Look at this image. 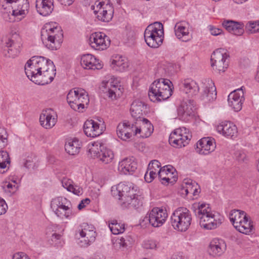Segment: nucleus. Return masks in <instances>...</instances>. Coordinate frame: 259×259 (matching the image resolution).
<instances>
[{
  "instance_id": "f257e3e1",
  "label": "nucleus",
  "mask_w": 259,
  "mask_h": 259,
  "mask_svg": "<svg viewBox=\"0 0 259 259\" xmlns=\"http://www.w3.org/2000/svg\"><path fill=\"white\" fill-rule=\"evenodd\" d=\"M192 209L199 218L200 226L205 229H214L222 224V217L212 211L209 204L195 203Z\"/></svg>"
},
{
  "instance_id": "f03ea898",
  "label": "nucleus",
  "mask_w": 259,
  "mask_h": 259,
  "mask_svg": "<svg viewBox=\"0 0 259 259\" xmlns=\"http://www.w3.org/2000/svg\"><path fill=\"white\" fill-rule=\"evenodd\" d=\"M41 39L48 49L51 50L58 49L63 40L61 27L56 23L46 24L41 30Z\"/></svg>"
},
{
  "instance_id": "7ed1b4c3",
  "label": "nucleus",
  "mask_w": 259,
  "mask_h": 259,
  "mask_svg": "<svg viewBox=\"0 0 259 259\" xmlns=\"http://www.w3.org/2000/svg\"><path fill=\"white\" fill-rule=\"evenodd\" d=\"M67 101L71 109L78 112H83L90 102L87 92L81 88L70 90L67 95Z\"/></svg>"
},
{
  "instance_id": "20e7f679",
  "label": "nucleus",
  "mask_w": 259,
  "mask_h": 259,
  "mask_svg": "<svg viewBox=\"0 0 259 259\" xmlns=\"http://www.w3.org/2000/svg\"><path fill=\"white\" fill-rule=\"evenodd\" d=\"M163 26L159 22L149 24L144 31V39L147 45L153 48H157L163 42Z\"/></svg>"
},
{
  "instance_id": "39448f33",
  "label": "nucleus",
  "mask_w": 259,
  "mask_h": 259,
  "mask_svg": "<svg viewBox=\"0 0 259 259\" xmlns=\"http://www.w3.org/2000/svg\"><path fill=\"white\" fill-rule=\"evenodd\" d=\"M172 82H153L151 84L148 96L151 101L159 103L165 101L172 95L171 85Z\"/></svg>"
},
{
  "instance_id": "423d86ee",
  "label": "nucleus",
  "mask_w": 259,
  "mask_h": 259,
  "mask_svg": "<svg viewBox=\"0 0 259 259\" xmlns=\"http://www.w3.org/2000/svg\"><path fill=\"white\" fill-rule=\"evenodd\" d=\"M192 221L191 214L186 208L180 207L174 211L170 217L173 228L181 232H185L189 228Z\"/></svg>"
},
{
  "instance_id": "0eeeda50",
  "label": "nucleus",
  "mask_w": 259,
  "mask_h": 259,
  "mask_svg": "<svg viewBox=\"0 0 259 259\" xmlns=\"http://www.w3.org/2000/svg\"><path fill=\"white\" fill-rule=\"evenodd\" d=\"M229 219L234 228L239 232L245 234L251 232L253 226L245 211L238 209L232 210L229 214Z\"/></svg>"
},
{
  "instance_id": "6e6552de",
  "label": "nucleus",
  "mask_w": 259,
  "mask_h": 259,
  "mask_svg": "<svg viewBox=\"0 0 259 259\" xmlns=\"http://www.w3.org/2000/svg\"><path fill=\"white\" fill-rule=\"evenodd\" d=\"M91 8L99 21L108 22L113 17L114 9L109 0L97 1Z\"/></svg>"
},
{
  "instance_id": "1a4fd4ad",
  "label": "nucleus",
  "mask_w": 259,
  "mask_h": 259,
  "mask_svg": "<svg viewBox=\"0 0 259 259\" xmlns=\"http://www.w3.org/2000/svg\"><path fill=\"white\" fill-rule=\"evenodd\" d=\"M111 194L113 197L120 201V204L126 201L130 197H133L137 191V187L132 183H120L111 188Z\"/></svg>"
},
{
  "instance_id": "9d476101",
  "label": "nucleus",
  "mask_w": 259,
  "mask_h": 259,
  "mask_svg": "<svg viewBox=\"0 0 259 259\" xmlns=\"http://www.w3.org/2000/svg\"><path fill=\"white\" fill-rule=\"evenodd\" d=\"M230 55L227 50L217 49L211 55V66L214 70L220 72H224L229 67Z\"/></svg>"
},
{
  "instance_id": "9b49d317",
  "label": "nucleus",
  "mask_w": 259,
  "mask_h": 259,
  "mask_svg": "<svg viewBox=\"0 0 259 259\" xmlns=\"http://www.w3.org/2000/svg\"><path fill=\"white\" fill-rule=\"evenodd\" d=\"M188 131L185 127L176 129L169 136L170 144L178 148L188 145L192 138L191 135L187 132Z\"/></svg>"
},
{
  "instance_id": "f8f14e48",
  "label": "nucleus",
  "mask_w": 259,
  "mask_h": 259,
  "mask_svg": "<svg viewBox=\"0 0 259 259\" xmlns=\"http://www.w3.org/2000/svg\"><path fill=\"white\" fill-rule=\"evenodd\" d=\"M195 104L193 100L186 99L183 101L177 108L178 117L184 122L192 121L195 116Z\"/></svg>"
},
{
  "instance_id": "ddd939ff",
  "label": "nucleus",
  "mask_w": 259,
  "mask_h": 259,
  "mask_svg": "<svg viewBox=\"0 0 259 259\" xmlns=\"http://www.w3.org/2000/svg\"><path fill=\"white\" fill-rule=\"evenodd\" d=\"M167 217L166 209L155 207L144 218L142 222L145 224L148 222L154 227H159L165 222Z\"/></svg>"
},
{
  "instance_id": "4468645a",
  "label": "nucleus",
  "mask_w": 259,
  "mask_h": 259,
  "mask_svg": "<svg viewBox=\"0 0 259 259\" xmlns=\"http://www.w3.org/2000/svg\"><path fill=\"white\" fill-rule=\"evenodd\" d=\"M66 201L67 199L62 197L55 198L51 201V208L58 217L70 219L72 211L69 206L66 205Z\"/></svg>"
},
{
  "instance_id": "2eb2a0df",
  "label": "nucleus",
  "mask_w": 259,
  "mask_h": 259,
  "mask_svg": "<svg viewBox=\"0 0 259 259\" xmlns=\"http://www.w3.org/2000/svg\"><path fill=\"white\" fill-rule=\"evenodd\" d=\"M99 122L94 120H87L83 125V131L85 135L94 138L101 135L105 130L104 122L99 120Z\"/></svg>"
},
{
  "instance_id": "dca6fc26",
  "label": "nucleus",
  "mask_w": 259,
  "mask_h": 259,
  "mask_svg": "<svg viewBox=\"0 0 259 259\" xmlns=\"http://www.w3.org/2000/svg\"><path fill=\"white\" fill-rule=\"evenodd\" d=\"M244 100L242 87L234 90L228 97V105L235 112L241 110Z\"/></svg>"
},
{
  "instance_id": "f3484780",
  "label": "nucleus",
  "mask_w": 259,
  "mask_h": 259,
  "mask_svg": "<svg viewBox=\"0 0 259 259\" xmlns=\"http://www.w3.org/2000/svg\"><path fill=\"white\" fill-rule=\"evenodd\" d=\"M57 118L56 112L52 108H48L42 110L39 116V122L43 127L50 129L56 124Z\"/></svg>"
},
{
  "instance_id": "a211bd4d",
  "label": "nucleus",
  "mask_w": 259,
  "mask_h": 259,
  "mask_svg": "<svg viewBox=\"0 0 259 259\" xmlns=\"http://www.w3.org/2000/svg\"><path fill=\"white\" fill-rule=\"evenodd\" d=\"M89 41L92 48L97 50L106 49L110 42L107 36L104 33L100 32L92 33L90 35Z\"/></svg>"
},
{
  "instance_id": "6ab92c4d",
  "label": "nucleus",
  "mask_w": 259,
  "mask_h": 259,
  "mask_svg": "<svg viewBox=\"0 0 259 259\" xmlns=\"http://www.w3.org/2000/svg\"><path fill=\"white\" fill-rule=\"evenodd\" d=\"M215 141L211 137H204L199 140L196 144V151L201 155H208L214 151Z\"/></svg>"
},
{
  "instance_id": "aec40b11",
  "label": "nucleus",
  "mask_w": 259,
  "mask_h": 259,
  "mask_svg": "<svg viewBox=\"0 0 259 259\" xmlns=\"http://www.w3.org/2000/svg\"><path fill=\"white\" fill-rule=\"evenodd\" d=\"M217 132L227 138L236 137L237 135V126L232 122L228 121H223L217 127Z\"/></svg>"
},
{
  "instance_id": "412c9836",
  "label": "nucleus",
  "mask_w": 259,
  "mask_h": 259,
  "mask_svg": "<svg viewBox=\"0 0 259 259\" xmlns=\"http://www.w3.org/2000/svg\"><path fill=\"white\" fill-rule=\"evenodd\" d=\"M174 29L177 37L183 41L187 42L192 39V36L189 33L188 23L185 21L177 22Z\"/></svg>"
},
{
  "instance_id": "4be33fe9",
  "label": "nucleus",
  "mask_w": 259,
  "mask_h": 259,
  "mask_svg": "<svg viewBox=\"0 0 259 259\" xmlns=\"http://www.w3.org/2000/svg\"><path fill=\"white\" fill-rule=\"evenodd\" d=\"M137 168V163L133 157L125 158L118 164V170L124 175H132Z\"/></svg>"
},
{
  "instance_id": "5701e85b",
  "label": "nucleus",
  "mask_w": 259,
  "mask_h": 259,
  "mask_svg": "<svg viewBox=\"0 0 259 259\" xmlns=\"http://www.w3.org/2000/svg\"><path fill=\"white\" fill-rule=\"evenodd\" d=\"M80 64L86 69H100L103 67V64L98 59L89 54L83 55L81 57Z\"/></svg>"
},
{
  "instance_id": "b1692460",
  "label": "nucleus",
  "mask_w": 259,
  "mask_h": 259,
  "mask_svg": "<svg viewBox=\"0 0 259 259\" xmlns=\"http://www.w3.org/2000/svg\"><path fill=\"white\" fill-rule=\"evenodd\" d=\"M20 38L18 34L15 33L6 41L7 52L10 57H15L20 52Z\"/></svg>"
},
{
  "instance_id": "393cba45",
  "label": "nucleus",
  "mask_w": 259,
  "mask_h": 259,
  "mask_svg": "<svg viewBox=\"0 0 259 259\" xmlns=\"http://www.w3.org/2000/svg\"><path fill=\"white\" fill-rule=\"evenodd\" d=\"M226 248L223 240L214 238L210 242L208 251L212 256H219L223 253Z\"/></svg>"
},
{
  "instance_id": "a878e982",
  "label": "nucleus",
  "mask_w": 259,
  "mask_h": 259,
  "mask_svg": "<svg viewBox=\"0 0 259 259\" xmlns=\"http://www.w3.org/2000/svg\"><path fill=\"white\" fill-rule=\"evenodd\" d=\"M6 1L9 4H17L13 11L14 15L24 17L28 13L29 7L28 0H6Z\"/></svg>"
},
{
  "instance_id": "bb28decb",
  "label": "nucleus",
  "mask_w": 259,
  "mask_h": 259,
  "mask_svg": "<svg viewBox=\"0 0 259 259\" xmlns=\"http://www.w3.org/2000/svg\"><path fill=\"white\" fill-rule=\"evenodd\" d=\"M140 121L142 125L139 127H135V135L140 134V137L143 138L149 137L153 133L154 128L150 121L146 118H142Z\"/></svg>"
},
{
  "instance_id": "cd10ccee",
  "label": "nucleus",
  "mask_w": 259,
  "mask_h": 259,
  "mask_svg": "<svg viewBox=\"0 0 259 259\" xmlns=\"http://www.w3.org/2000/svg\"><path fill=\"white\" fill-rule=\"evenodd\" d=\"M202 96L206 101H213L217 98V89L214 82H206L203 83Z\"/></svg>"
},
{
  "instance_id": "c85d7f7f",
  "label": "nucleus",
  "mask_w": 259,
  "mask_h": 259,
  "mask_svg": "<svg viewBox=\"0 0 259 259\" xmlns=\"http://www.w3.org/2000/svg\"><path fill=\"white\" fill-rule=\"evenodd\" d=\"M36 8L41 15H49L54 9L52 0H36Z\"/></svg>"
},
{
  "instance_id": "c756f323",
  "label": "nucleus",
  "mask_w": 259,
  "mask_h": 259,
  "mask_svg": "<svg viewBox=\"0 0 259 259\" xmlns=\"http://www.w3.org/2000/svg\"><path fill=\"white\" fill-rule=\"evenodd\" d=\"M110 61L111 67L116 71L122 72L128 67L127 59L121 55H117L112 56Z\"/></svg>"
},
{
  "instance_id": "7c9ffc66",
  "label": "nucleus",
  "mask_w": 259,
  "mask_h": 259,
  "mask_svg": "<svg viewBox=\"0 0 259 259\" xmlns=\"http://www.w3.org/2000/svg\"><path fill=\"white\" fill-rule=\"evenodd\" d=\"M222 25L228 32L235 35L240 36L244 32L242 24L232 20H225Z\"/></svg>"
},
{
  "instance_id": "2f4dec72",
  "label": "nucleus",
  "mask_w": 259,
  "mask_h": 259,
  "mask_svg": "<svg viewBox=\"0 0 259 259\" xmlns=\"http://www.w3.org/2000/svg\"><path fill=\"white\" fill-rule=\"evenodd\" d=\"M25 72L28 78L32 81V77L36 78L38 75H41L40 71L38 70L36 62H34L32 57L27 61L25 65Z\"/></svg>"
},
{
  "instance_id": "473e14b6",
  "label": "nucleus",
  "mask_w": 259,
  "mask_h": 259,
  "mask_svg": "<svg viewBox=\"0 0 259 259\" xmlns=\"http://www.w3.org/2000/svg\"><path fill=\"white\" fill-rule=\"evenodd\" d=\"M146 105L145 103L139 100L134 101L131 107V115L135 118H140L143 113L145 112Z\"/></svg>"
},
{
  "instance_id": "72a5a7b5",
  "label": "nucleus",
  "mask_w": 259,
  "mask_h": 259,
  "mask_svg": "<svg viewBox=\"0 0 259 259\" xmlns=\"http://www.w3.org/2000/svg\"><path fill=\"white\" fill-rule=\"evenodd\" d=\"M126 201H124L123 203H121V206L123 208H138L143 204V198L137 194V191L136 194L133 197H130L127 198Z\"/></svg>"
},
{
  "instance_id": "f704fd0d",
  "label": "nucleus",
  "mask_w": 259,
  "mask_h": 259,
  "mask_svg": "<svg viewBox=\"0 0 259 259\" xmlns=\"http://www.w3.org/2000/svg\"><path fill=\"white\" fill-rule=\"evenodd\" d=\"M182 187L186 195L191 193L193 196H196L200 192L199 186L197 183L191 179H185L183 181Z\"/></svg>"
},
{
  "instance_id": "c9c22d12",
  "label": "nucleus",
  "mask_w": 259,
  "mask_h": 259,
  "mask_svg": "<svg viewBox=\"0 0 259 259\" xmlns=\"http://www.w3.org/2000/svg\"><path fill=\"white\" fill-rule=\"evenodd\" d=\"M66 151L70 155H74L78 154L80 149V142L76 138L69 139L65 145Z\"/></svg>"
},
{
  "instance_id": "e433bc0d",
  "label": "nucleus",
  "mask_w": 259,
  "mask_h": 259,
  "mask_svg": "<svg viewBox=\"0 0 259 259\" xmlns=\"http://www.w3.org/2000/svg\"><path fill=\"white\" fill-rule=\"evenodd\" d=\"M97 158H99L102 163L108 164L113 159L114 153L111 149L103 147Z\"/></svg>"
},
{
  "instance_id": "4c0bfd02",
  "label": "nucleus",
  "mask_w": 259,
  "mask_h": 259,
  "mask_svg": "<svg viewBox=\"0 0 259 259\" xmlns=\"http://www.w3.org/2000/svg\"><path fill=\"white\" fill-rule=\"evenodd\" d=\"M183 90L189 96L196 95L199 91V87L196 82H182Z\"/></svg>"
},
{
  "instance_id": "58836bf2",
  "label": "nucleus",
  "mask_w": 259,
  "mask_h": 259,
  "mask_svg": "<svg viewBox=\"0 0 259 259\" xmlns=\"http://www.w3.org/2000/svg\"><path fill=\"white\" fill-rule=\"evenodd\" d=\"M166 175L172 178V180L171 182H176L177 180V171L175 168L171 165H165L160 168L158 171V177Z\"/></svg>"
},
{
  "instance_id": "ea45409f",
  "label": "nucleus",
  "mask_w": 259,
  "mask_h": 259,
  "mask_svg": "<svg viewBox=\"0 0 259 259\" xmlns=\"http://www.w3.org/2000/svg\"><path fill=\"white\" fill-rule=\"evenodd\" d=\"M116 244L119 245V248L122 249L130 247L134 242V239L131 235H125L117 238Z\"/></svg>"
},
{
  "instance_id": "a19ab883",
  "label": "nucleus",
  "mask_w": 259,
  "mask_h": 259,
  "mask_svg": "<svg viewBox=\"0 0 259 259\" xmlns=\"http://www.w3.org/2000/svg\"><path fill=\"white\" fill-rule=\"evenodd\" d=\"M33 60L36 63L38 70L42 74V72L49 66V63L53 62L51 60L47 59L42 56H33L32 57Z\"/></svg>"
},
{
  "instance_id": "79ce46f5",
  "label": "nucleus",
  "mask_w": 259,
  "mask_h": 259,
  "mask_svg": "<svg viewBox=\"0 0 259 259\" xmlns=\"http://www.w3.org/2000/svg\"><path fill=\"white\" fill-rule=\"evenodd\" d=\"M55 66L53 62L49 63V66L42 72V75L44 77V79H49L53 81L56 74Z\"/></svg>"
},
{
  "instance_id": "37998d69",
  "label": "nucleus",
  "mask_w": 259,
  "mask_h": 259,
  "mask_svg": "<svg viewBox=\"0 0 259 259\" xmlns=\"http://www.w3.org/2000/svg\"><path fill=\"white\" fill-rule=\"evenodd\" d=\"M109 228L114 235L123 233L125 231L124 224L119 223L116 220H112L109 223Z\"/></svg>"
},
{
  "instance_id": "c03bdc74",
  "label": "nucleus",
  "mask_w": 259,
  "mask_h": 259,
  "mask_svg": "<svg viewBox=\"0 0 259 259\" xmlns=\"http://www.w3.org/2000/svg\"><path fill=\"white\" fill-rule=\"evenodd\" d=\"M10 163V159L8 153L6 151H2L0 153V173L5 172L8 168L7 164Z\"/></svg>"
},
{
  "instance_id": "a18cd8bd",
  "label": "nucleus",
  "mask_w": 259,
  "mask_h": 259,
  "mask_svg": "<svg viewBox=\"0 0 259 259\" xmlns=\"http://www.w3.org/2000/svg\"><path fill=\"white\" fill-rule=\"evenodd\" d=\"M102 147L101 143L99 141L90 143L88 145L89 153L91 154V156L97 157Z\"/></svg>"
},
{
  "instance_id": "49530a36",
  "label": "nucleus",
  "mask_w": 259,
  "mask_h": 259,
  "mask_svg": "<svg viewBox=\"0 0 259 259\" xmlns=\"http://www.w3.org/2000/svg\"><path fill=\"white\" fill-rule=\"evenodd\" d=\"M2 187L6 193L11 195L17 191L18 185L17 184H13L10 182H6L3 184Z\"/></svg>"
},
{
  "instance_id": "de8ad7c7",
  "label": "nucleus",
  "mask_w": 259,
  "mask_h": 259,
  "mask_svg": "<svg viewBox=\"0 0 259 259\" xmlns=\"http://www.w3.org/2000/svg\"><path fill=\"white\" fill-rule=\"evenodd\" d=\"M124 125L121 124H119L116 128V132L117 136L119 138L123 141H127L131 138L130 134L128 132L125 131L124 129Z\"/></svg>"
},
{
  "instance_id": "09e8293b",
  "label": "nucleus",
  "mask_w": 259,
  "mask_h": 259,
  "mask_svg": "<svg viewBox=\"0 0 259 259\" xmlns=\"http://www.w3.org/2000/svg\"><path fill=\"white\" fill-rule=\"evenodd\" d=\"M96 236V233L95 230H91V232L87 233L84 235V236H82V240L80 241L81 242H84V245H89L91 243L94 242L95 240Z\"/></svg>"
},
{
  "instance_id": "8fccbe9b",
  "label": "nucleus",
  "mask_w": 259,
  "mask_h": 259,
  "mask_svg": "<svg viewBox=\"0 0 259 259\" xmlns=\"http://www.w3.org/2000/svg\"><path fill=\"white\" fill-rule=\"evenodd\" d=\"M93 230H95V227L93 225H89L87 223H82L79 227L77 231L82 237Z\"/></svg>"
},
{
  "instance_id": "3c124183",
  "label": "nucleus",
  "mask_w": 259,
  "mask_h": 259,
  "mask_svg": "<svg viewBox=\"0 0 259 259\" xmlns=\"http://www.w3.org/2000/svg\"><path fill=\"white\" fill-rule=\"evenodd\" d=\"M246 28L250 33L259 32V21L248 22L246 24Z\"/></svg>"
},
{
  "instance_id": "603ef678",
  "label": "nucleus",
  "mask_w": 259,
  "mask_h": 259,
  "mask_svg": "<svg viewBox=\"0 0 259 259\" xmlns=\"http://www.w3.org/2000/svg\"><path fill=\"white\" fill-rule=\"evenodd\" d=\"M157 176L156 171L154 170L148 168V171L144 176V179L146 182L150 183Z\"/></svg>"
},
{
  "instance_id": "864d4df0",
  "label": "nucleus",
  "mask_w": 259,
  "mask_h": 259,
  "mask_svg": "<svg viewBox=\"0 0 259 259\" xmlns=\"http://www.w3.org/2000/svg\"><path fill=\"white\" fill-rule=\"evenodd\" d=\"M7 142V135L4 128L0 127V148L5 147Z\"/></svg>"
},
{
  "instance_id": "5fc2aeb1",
  "label": "nucleus",
  "mask_w": 259,
  "mask_h": 259,
  "mask_svg": "<svg viewBox=\"0 0 259 259\" xmlns=\"http://www.w3.org/2000/svg\"><path fill=\"white\" fill-rule=\"evenodd\" d=\"M121 124L124 125V129L125 131L128 132V133L130 134L131 138L132 137L133 134L135 135V127H138L136 125H134V124H131L129 121H124Z\"/></svg>"
},
{
  "instance_id": "6e6d98bb",
  "label": "nucleus",
  "mask_w": 259,
  "mask_h": 259,
  "mask_svg": "<svg viewBox=\"0 0 259 259\" xmlns=\"http://www.w3.org/2000/svg\"><path fill=\"white\" fill-rule=\"evenodd\" d=\"M143 246L146 249H154L157 247V243L152 240H146L143 242Z\"/></svg>"
},
{
  "instance_id": "4d7b16f0",
  "label": "nucleus",
  "mask_w": 259,
  "mask_h": 259,
  "mask_svg": "<svg viewBox=\"0 0 259 259\" xmlns=\"http://www.w3.org/2000/svg\"><path fill=\"white\" fill-rule=\"evenodd\" d=\"M7 209L8 206L6 201L0 198V215L5 214Z\"/></svg>"
},
{
  "instance_id": "13d9d810",
  "label": "nucleus",
  "mask_w": 259,
  "mask_h": 259,
  "mask_svg": "<svg viewBox=\"0 0 259 259\" xmlns=\"http://www.w3.org/2000/svg\"><path fill=\"white\" fill-rule=\"evenodd\" d=\"M63 187L66 189L67 191H70L72 189V181L70 180L63 179L62 181Z\"/></svg>"
},
{
  "instance_id": "bf43d9fd",
  "label": "nucleus",
  "mask_w": 259,
  "mask_h": 259,
  "mask_svg": "<svg viewBox=\"0 0 259 259\" xmlns=\"http://www.w3.org/2000/svg\"><path fill=\"white\" fill-rule=\"evenodd\" d=\"M209 29L211 34L214 36L221 35L223 32V30L221 29L214 27L211 25L209 26Z\"/></svg>"
},
{
  "instance_id": "052dcab7",
  "label": "nucleus",
  "mask_w": 259,
  "mask_h": 259,
  "mask_svg": "<svg viewBox=\"0 0 259 259\" xmlns=\"http://www.w3.org/2000/svg\"><path fill=\"white\" fill-rule=\"evenodd\" d=\"M161 166L160 163L157 160H152L150 163L148 165V168H150L151 169H155V168H159Z\"/></svg>"
},
{
  "instance_id": "680f3d73",
  "label": "nucleus",
  "mask_w": 259,
  "mask_h": 259,
  "mask_svg": "<svg viewBox=\"0 0 259 259\" xmlns=\"http://www.w3.org/2000/svg\"><path fill=\"white\" fill-rule=\"evenodd\" d=\"M13 259H30L27 255L22 252H17L13 255Z\"/></svg>"
},
{
  "instance_id": "e2e57ef3",
  "label": "nucleus",
  "mask_w": 259,
  "mask_h": 259,
  "mask_svg": "<svg viewBox=\"0 0 259 259\" xmlns=\"http://www.w3.org/2000/svg\"><path fill=\"white\" fill-rule=\"evenodd\" d=\"M69 192H72L73 194L79 196L82 193V189L78 186H72V189L70 190Z\"/></svg>"
},
{
  "instance_id": "0e129e2a",
  "label": "nucleus",
  "mask_w": 259,
  "mask_h": 259,
  "mask_svg": "<svg viewBox=\"0 0 259 259\" xmlns=\"http://www.w3.org/2000/svg\"><path fill=\"white\" fill-rule=\"evenodd\" d=\"M90 202V200L89 198H85L84 199H83L80 201V202L78 205L77 208H78V209L81 210L85 206L86 204H89Z\"/></svg>"
},
{
  "instance_id": "69168bd1",
  "label": "nucleus",
  "mask_w": 259,
  "mask_h": 259,
  "mask_svg": "<svg viewBox=\"0 0 259 259\" xmlns=\"http://www.w3.org/2000/svg\"><path fill=\"white\" fill-rule=\"evenodd\" d=\"M170 177H169V176H167V177H163L162 176L161 177V178H159L161 180L162 184H166L169 183H171V182L172 180V178H170Z\"/></svg>"
},
{
  "instance_id": "338daca9",
  "label": "nucleus",
  "mask_w": 259,
  "mask_h": 259,
  "mask_svg": "<svg viewBox=\"0 0 259 259\" xmlns=\"http://www.w3.org/2000/svg\"><path fill=\"white\" fill-rule=\"evenodd\" d=\"M111 82V88L110 89H112L115 90V93H117L118 91L121 93V91H120V88H118V83L120 82H115V83L114 84V82Z\"/></svg>"
},
{
  "instance_id": "774afa93",
  "label": "nucleus",
  "mask_w": 259,
  "mask_h": 259,
  "mask_svg": "<svg viewBox=\"0 0 259 259\" xmlns=\"http://www.w3.org/2000/svg\"><path fill=\"white\" fill-rule=\"evenodd\" d=\"M58 1L62 5L69 6L73 4L74 0H58Z\"/></svg>"
}]
</instances>
